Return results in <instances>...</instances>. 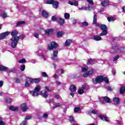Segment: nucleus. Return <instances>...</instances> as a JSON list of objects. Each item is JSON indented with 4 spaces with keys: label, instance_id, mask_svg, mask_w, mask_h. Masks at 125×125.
I'll return each instance as SVG.
<instances>
[{
    "label": "nucleus",
    "instance_id": "nucleus-6",
    "mask_svg": "<svg viewBox=\"0 0 125 125\" xmlns=\"http://www.w3.org/2000/svg\"><path fill=\"white\" fill-rule=\"evenodd\" d=\"M58 47V44L55 42H52L50 44L48 45L47 50H53V49H55Z\"/></svg>",
    "mask_w": 125,
    "mask_h": 125
},
{
    "label": "nucleus",
    "instance_id": "nucleus-42",
    "mask_svg": "<svg viewBox=\"0 0 125 125\" xmlns=\"http://www.w3.org/2000/svg\"><path fill=\"white\" fill-rule=\"evenodd\" d=\"M119 58H120V56L119 55H116L115 57H114V58H113V61L116 62L117 61V60H118V59H119Z\"/></svg>",
    "mask_w": 125,
    "mask_h": 125
},
{
    "label": "nucleus",
    "instance_id": "nucleus-49",
    "mask_svg": "<svg viewBox=\"0 0 125 125\" xmlns=\"http://www.w3.org/2000/svg\"><path fill=\"white\" fill-rule=\"evenodd\" d=\"M79 10H87V8L85 6H83L81 8H79Z\"/></svg>",
    "mask_w": 125,
    "mask_h": 125
},
{
    "label": "nucleus",
    "instance_id": "nucleus-3",
    "mask_svg": "<svg viewBox=\"0 0 125 125\" xmlns=\"http://www.w3.org/2000/svg\"><path fill=\"white\" fill-rule=\"evenodd\" d=\"M92 81L94 84H97V83H103V75H99L96 78H93Z\"/></svg>",
    "mask_w": 125,
    "mask_h": 125
},
{
    "label": "nucleus",
    "instance_id": "nucleus-17",
    "mask_svg": "<svg viewBox=\"0 0 125 125\" xmlns=\"http://www.w3.org/2000/svg\"><path fill=\"white\" fill-rule=\"evenodd\" d=\"M69 89L72 92H74L77 90V87L74 84H71L70 86Z\"/></svg>",
    "mask_w": 125,
    "mask_h": 125
},
{
    "label": "nucleus",
    "instance_id": "nucleus-52",
    "mask_svg": "<svg viewBox=\"0 0 125 125\" xmlns=\"http://www.w3.org/2000/svg\"><path fill=\"white\" fill-rule=\"evenodd\" d=\"M87 1L92 5H93L94 4V3L93 2V1L92 0H87Z\"/></svg>",
    "mask_w": 125,
    "mask_h": 125
},
{
    "label": "nucleus",
    "instance_id": "nucleus-28",
    "mask_svg": "<svg viewBox=\"0 0 125 125\" xmlns=\"http://www.w3.org/2000/svg\"><path fill=\"white\" fill-rule=\"evenodd\" d=\"M59 19V17H56V16H53L51 18L52 21H56L57 22V21H58Z\"/></svg>",
    "mask_w": 125,
    "mask_h": 125
},
{
    "label": "nucleus",
    "instance_id": "nucleus-8",
    "mask_svg": "<svg viewBox=\"0 0 125 125\" xmlns=\"http://www.w3.org/2000/svg\"><path fill=\"white\" fill-rule=\"evenodd\" d=\"M10 34V33L8 31H6L0 34V40H4L7 36Z\"/></svg>",
    "mask_w": 125,
    "mask_h": 125
},
{
    "label": "nucleus",
    "instance_id": "nucleus-23",
    "mask_svg": "<svg viewBox=\"0 0 125 125\" xmlns=\"http://www.w3.org/2000/svg\"><path fill=\"white\" fill-rule=\"evenodd\" d=\"M113 102H114V103H116L118 105L120 104V98H114L113 99Z\"/></svg>",
    "mask_w": 125,
    "mask_h": 125
},
{
    "label": "nucleus",
    "instance_id": "nucleus-50",
    "mask_svg": "<svg viewBox=\"0 0 125 125\" xmlns=\"http://www.w3.org/2000/svg\"><path fill=\"white\" fill-rule=\"evenodd\" d=\"M52 60H53V61H57V56H52Z\"/></svg>",
    "mask_w": 125,
    "mask_h": 125
},
{
    "label": "nucleus",
    "instance_id": "nucleus-37",
    "mask_svg": "<svg viewBox=\"0 0 125 125\" xmlns=\"http://www.w3.org/2000/svg\"><path fill=\"white\" fill-rule=\"evenodd\" d=\"M5 100L6 103H7L8 104H10V103H11V99L10 98L7 99Z\"/></svg>",
    "mask_w": 125,
    "mask_h": 125
},
{
    "label": "nucleus",
    "instance_id": "nucleus-46",
    "mask_svg": "<svg viewBox=\"0 0 125 125\" xmlns=\"http://www.w3.org/2000/svg\"><path fill=\"white\" fill-rule=\"evenodd\" d=\"M82 25L83 26H88V22H87L86 21H83V22H82Z\"/></svg>",
    "mask_w": 125,
    "mask_h": 125
},
{
    "label": "nucleus",
    "instance_id": "nucleus-24",
    "mask_svg": "<svg viewBox=\"0 0 125 125\" xmlns=\"http://www.w3.org/2000/svg\"><path fill=\"white\" fill-rule=\"evenodd\" d=\"M120 92L121 94H123L125 92V87L124 86H121L120 89Z\"/></svg>",
    "mask_w": 125,
    "mask_h": 125
},
{
    "label": "nucleus",
    "instance_id": "nucleus-34",
    "mask_svg": "<svg viewBox=\"0 0 125 125\" xmlns=\"http://www.w3.org/2000/svg\"><path fill=\"white\" fill-rule=\"evenodd\" d=\"M42 75L43 77V78H48V75H47V74H46V72H42Z\"/></svg>",
    "mask_w": 125,
    "mask_h": 125
},
{
    "label": "nucleus",
    "instance_id": "nucleus-15",
    "mask_svg": "<svg viewBox=\"0 0 125 125\" xmlns=\"http://www.w3.org/2000/svg\"><path fill=\"white\" fill-rule=\"evenodd\" d=\"M98 117L100 118V119H101L102 121H105V122H109V120H108V117H105L102 115L99 114L98 115Z\"/></svg>",
    "mask_w": 125,
    "mask_h": 125
},
{
    "label": "nucleus",
    "instance_id": "nucleus-22",
    "mask_svg": "<svg viewBox=\"0 0 125 125\" xmlns=\"http://www.w3.org/2000/svg\"><path fill=\"white\" fill-rule=\"evenodd\" d=\"M101 37H100V36H98V35H95L93 36V40H94V41H96L97 42H98L99 41H101Z\"/></svg>",
    "mask_w": 125,
    "mask_h": 125
},
{
    "label": "nucleus",
    "instance_id": "nucleus-40",
    "mask_svg": "<svg viewBox=\"0 0 125 125\" xmlns=\"http://www.w3.org/2000/svg\"><path fill=\"white\" fill-rule=\"evenodd\" d=\"M58 55V50H54L53 56L57 57Z\"/></svg>",
    "mask_w": 125,
    "mask_h": 125
},
{
    "label": "nucleus",
    "instance_id": "nucleus-55",
    "mask_svg": "<svg viewBox=\"0 0 125 125\" xmlns=\"http://www.w3.org/2000/svg\"><path fill=\"white\" fill-rule=\"evenodd\" d=\"M20 39H21V40H24V39H25V35L24 34H22L20 36Z\"/></svg>",
    "mask_w": 125,
    "mask_h": 125
},
{
    "label": "nucleus",
    "instance_id": "nucleus-44",
    "mask_svg": "<svg viewBox=\"0 0 125 125\" xmlns=\"http://www.w3.org/2000/svg\"><path fill=\"white\" fill-rule=\"evenodd\" d=\"M45 89L47 90V91L48 92H51L52 91V90L49 88V87L46 86L45 87Z\"/></svg>",
    "mask_w": 125,
    "mask_h": 125
},
{
    "label": "nucleus",
    "instance_id": "nucleus-10",
    "mask_svg": "<svg viewBox=\"0 0 125 125\" xmlns=\"http://www.w3.org/2000/svg\"><path fill=\"white\" fill-rule=\"evenodd\" d=\"M101 5L104 7L108 6V5H110V1L109 0H104L102 1Z\"/></svg>",
    "mask_w": 125,
    "mask_h": 125
},
{
    "label": "nucleus",
    "instance_id": "nucleus-41",
    "mask_svg": "<svg viewBox=\"0 0 125 125\" xmlns=\"http://www.w3.org/2000/svg\"><path fill=\"white\" fill-rule=\"evenodd\" d=\"M89 74L87 72H86L83 75V78H87V77H89Z\"/></svg>",
    "mask_w": 125,
    "mask_h": 125
},
{
    "label": "nucleus",
    "instance_id": "nucleus-53",
    "mask_svg": "<svg viewBox=\"0 0 125 125\" xmlns=\"http://www.w3.org/2000/svg\"><path fill=\"white\" fill-rule=\"evenodd\" d=\"M34 36L35 38H36V39H39L40 37V35L38 33H34Z\"/></svg>",
    "mask_w": 125,
    "mask_h": 125
},
{
    "label": "nucleus",
    "instance_id": "nucleus-47",
    "mask_svg": "<svg viewBox=\"0 0 125 125\" xmlns=\"http://www.w3.org/2000/svg\"><path fill=\"white\" fill-rule=\"evenodd\" d=\"M91 113L94 115H96V114L98 113V111H97V110H96L95 109H92L91 111Z\"/></svg>",
    "mask_w": 125,
    "mask_h": 125
},
{
    "label": "nucleus",
    "instance_id": "nucleus-36",
    "mask_svg": "<svg viewBox=\"0 0 125 125\" xmlns=\"http://www.w3.org/2000/svg\"><path fill=\"white\" fill-rule=\"evenodd\" d=\"M107 20L109 22H111V21H115V18L113 17H108Z\"/></svg>",
    "mask_w": 125,
    "mask_h": 125
},
{
    "label": "nucleus",
    "instance_id": "nucleus-5",
    "mask_svg": "<svg viewBox=\"0 0 125 125\" xmlns=\"http://www.w3.org/2000/svg\"><path fill=\"white\" fill-rule=\"evenodd\" d=\"M100 29L103 31L101 34H100V37H103V36H106L108 34L107 32V26L105 24H102L100 26Z\"/></svg>",
    "mask_w": 125,
    "mask_h": 125
},
{
    "label": "nucleus",
    "instance_id": "nucleus-62",
    "mask_svg": "<svg viewBox=\"0 0 125 125\" xmlns=\"http://www.w3.org/2000/svg\"><path fill=\"white\" fill-rule=\"evenodd\" d=\"M3 85V82L2 81H0V87H1Z\"/></svg>",
    "mask_w": 125,
    "mask_h": 125
},
{
    "label": "nucleus",
    "instance_id": "nucleus-60",
    "mask_svg": "<svg viewBox=\"0 0 125 125\" xmlns=\"http://www.w3.org/2000/svg\"><path fill=\"white\" fill-rule=\"evenodd\" d=\"M0 125H5V122L3 121H0Z\"/></svg>",
    "mask_w": 125,
    "mask_h": 125
},
{
    "label": "nucleus",
    "instance_id": "nucleus-58",
    "mask_svg": "<svg viewBox=\"0 0 125 125\" xmlns=\"http://www.w3.org/2000/svg\"><path fill=\"white\" fill-rule=\"evenodd\" d=\"M107 90H108L109 91H112V90H113V89H112V87L110 86H108L107 87Z\"/></svg>",
    "mask_w": 125,
    "mask_h": 125
},
{
    "label": "nucleus",
    "instance_id": "nucleus-20",
    "mask_svg": "<svg viewBox=\"0 0 125 125\" xmlns=\"http://www.w3.org/2000/svg\"><path fill=\"white\" fill-rule=\"evenodd\" d=\"M7 70V67L0 65V72H6Z\"/></svg>",
    "mask_w": 125,
    "mask_h": 125
},
{
    "label": "nucleus",
    "instance_id": "nucleus-35",
    "mask_svg": "<svg viewBox=\"0 0 125 125\" xmlns=\"http://www.w3.org/2000/svg\"><path fill=\"white\" fill-rule=\"evenodd\" d=\"M14 80V81H15V83H20V82H21V80L18 78H16Z\"/></svg>",
    "mask_w": 125,
    "mask_h": 125
},
{
    "label": "nucleus",
    "instance_id": "nucleus-48",
    "mask_svg": "<svg viewBox=\"0 0 125 125\" xmlns=\"http://www.w3.org/2000/svg\"><path fill=\"white\" fill-rule=\"evenodd\" d=\"M74 117L73 116H70L69 117V122L70 123H73V122H74Z\"/></svg>",
    "mask_w": 125,
    "mask_h": 125
},
{
    "label": "nucleus",
    "instance_id": "nucleus-13",
    "mask_svg": "<svg viewBox=\"0 0 125 125\" xmlns=\"http://www.w3.org/2000/svg\"><path fill=\"white\" fill-rule=\"evenodd\" d=\"M54 32V30H53V29H52L51 28L47 29L44 31V33H45V35H47L48 36H49V35H52V34H53Z\"/></svg>",
    "mask_w": 125,
    "mask_h": 125
},
{
    "label": "nucleus",
    "instance_id": "nucleus-59",
    "mask_svg": "<svg viewBox=\"0 0 125 125\" xmlns=\"http://www.w3.org/2000/svg\"><path fill=\"white\" fill-rule=\"evenodd\" d=\"M86 87V84L85 83H84L82 86V89H85V88Z\"/></svg>",
    "mask_w": 125,
    "mask_h": 125
},
{
    "label": "nucleus",
    "instance_id": "nucleus-33",
    "mask_svg": "<svg viewBox=\"0 0 125 125\" xmlns=\"http://www.w3.org/2000/svg\"><path fill=\"white\" fill-rule=\"evenodd\" d=\"M64 18L65 19H69V18H70V14L65 13L64 14Z\"/></svg>",
    "mask_w": 125,
    "mask_h": 125
},
{
    "label": "nucleus",
    "instance_id": "nucleus-12",
    "mask_svg": "<svg viewBox=\"0 0 125 125\" xmlns=\"http://www.w3.org/2000/svg\"><path fill=\"white\" fill-rule=\"evenodd\" d=\"M57 22L60 26H63V25L65 24V20L64 19H62L61 17L59 18V20H58Z\"/></svg>",
    "mask_w": 125,
    "mask_h": 125
},
{
    "label": "nucleus",
    "instance_id": "nucleus-39",
    "mask_svg": "<svg viewBox=\"0 0 125 125\" xmlns=\"http://www.w3.org/2000/svg\"><path fill=\"white\" fill-rule=\"evenodd\" d=\"M31 119H32V116L27 115L26 118L24 119V121H28V120H31Z\"/></svg>",
    "mask_w": 125,
    "mask_h": 125
},
{
    "label": "nucleus",
    "instance_id": "nucleus-1",
    "mask_svg": "<svg viewBox=\"0 0 125 125\" xmlns=\"http://www.w3.org/2000/svg\"><path fill=\"white\" fill-rule=\"evenodd\" d=\"M11 35L12 37L11 39V46L13 48H15L17 46V44H18V41L20 40V37L17 36L18 35V31L16 30H13L11 33Z\"/></svg>",
    "mask_w": 125,
    "mask_h": 125
},
{
    "label": "nucleus",
    "instance_id": "nucleus-4",
    "mask_svg": "<svg viewBox=\"0 0 125 125\" xmlns=\"http://www.w3.org/2000/svg\"><path fill=\"white\" fill-rule=\"evenodd\" d=\"M46 4H52L53 7L56 9H57L59 6V2L57 0H47L46 1Z\"/></svg>",
    "mask_w": 125,
    "mask_h": 125
},
{
    "label": "nucleus",
    "instance_id": "nucleus-21",
    "mask_svg": "<svg viewBox=\"0 0 125 125\" xmlns=\"http://www.w3.org/2000/svg\"><path fill=\"white\" fill-rule=\"evenodd\" d=\"M42 16H43V17H44V18H48V13H47V12H46V11H42Z\"/></svg>",
    "mask_w": 125,
    "mask_h": 125
},
{
    "label": "nucleus",
    "instance_id": "nucleus-27",
    "mask_svg": "<svg viewBox=\"0 0 125 125\" xmlns=\"http://www.w3.org/2000/svg\"><path fill=\"white\" fill-rule=\"evenodd\" d=\"M103 82H104L105 83H109V79L107 77H105L103 76Z\"/></svg>",
    "mask_w": 125,
    "mask_h": 125
},
{
    "label": "nucleus",
    "instance_id": "nucleus-51",
    "mask_svg": "<svg viewBox=\"0 0 125 125\" xmlns=\"http://www.w3.org/2000/svg\"><path fill=\"white\" fill-rule=\"evenodd\" d=\"M87 68L85 67H82V71L84 73H85V72H87Z\"/></svg>",
    "mask_w": 125,
    "mask_h": 125
},
{
    "label": "nucleus",
    "instance_id": "nucleus-19",
    "mask_svg": "<svg viewBox=\"0 0 125 125\" xmlns=\"http://www.w3.org/2000/svg\"><path fill=\"white\" fill-rule=\"evenodd\" d=\"M103 99L104 101H105L106 103H111V102H112L111 101V99H110V98H109L108 97H104Z\"/></svg>",
    "mask_w": 125,
    "mask_h": 125
},
{
    "label": "nucleus",
    "instance_id": "nucleus-26",
    "mask_svg": "<svg viewBox=\"0 0 125 125\" xmlns=\"http://www.w3.org/2000/svg\"><path fill=\"white\" fill-rule=\"evenodd\" d=\"M71 43H72V40H67L65 42V45H66V46H69V45H70Z\"/></svg>",
    "mask_w": 125,
    "mask_h": 125
},
{
    "label": "nucleus",
    "instance_id": "nucleus-25",
    "mask_svg": "<svg viewBox=\"0 0 125 125\" xmlns=\"http://www.w3.org/2000/svg\"><path fill=\"white\" fill-rule=\"evenodd\" d=\"M24 24H26L25 21H20L17 22L16 26L18 27V26H20V25H24Z\"/></svg>",
    "mask_w": 125,
    "mask_h": 125
},
{
    "label": "nucleus",
    "instance_id": "nucleus-16",
    "mask_svg": "<svg viewBox=\"0 0 125 125\" xmlns=\"http://www.w3.org/2000/svg\"><path fill=\"white\" fill-rule=\"evenodd\" d=\"M41 95L44 98H46L48 96V93L45 90H42L41 91Z\"/></svg>",
    "mask_w": 125,
    "mask_h": 125
},
{
    "label": "nucleus",
    "instance_id": "nucleus-43",
    "mask_svg": "<svg viewBox=\"0 0 125 125\" xmlns=\"http://www.w3.org/2000/svg\"><path fill=\"white\" fill-rule=\"evenodd\" d=\"M1 17H2V18H3V19H4L5 18H6V17H7V14L6 13H4L2 14Z\"/></svg>",
    "mask_w": 125,
    "mask_h": 125
},
{
    "label": "nucleus",
    "instance_id": "nucleus-7",
    "mask_svg": "<svg viewBox=\"0 0 125 125\" xmlns=\"http://www.w3.org/2000/svg\"><path fill=\"white\" fill-rule=\"evenodd\" d=\"M41 85H38L37 87H36L34 89V91H31L30 93L32 94L33 96H36V95H39L38 92H40L41 91Z\"/></svg>",
    "mask_w": 125,
    "mask_h": 125
},
{
    "label": "nucleus",
    "instance_id": "nucleus-57",
    "mask_svg": "<svg viewBox=\"0 0 125 125\" xmlns=\"http://www.w3.org/2000/svg\"><path fill=\"white\" fill-rule=\"evenodd\" d=\"M21 125H27V121L26 120L23 121Z\"/></svg>",
    "mask_w": 125,
    "mask_h": 125
},
{
    "label": "nucleus",
    "instance_id": "nucleus-63",
    "mask_svg": "<svg viewBox=\"0 0 125 125\" xmlns=\"http://www.w3.org/2000/svg\"><path fill=\"white\" fill-rule=\"evenodd\" d=\"M49 103H52L53 102V99H50L48 101Z\"/></svg>",
    "mask_w": 125,
    "mask_h": 125
},
{
    "label": "nucleus",
    "instance_id": "nucleus-64",
    "mask_svg": "<svg viewBox=\"0 0 125 125\" xmlns=\"http://www.w3.org/2000/svg\"><path fill=\"white\" fill-rule=\"evenodd\" d=\"M69 4H70V5H74V3L71 1H68Z\"/></svg>",
    "mask_w": 125,
    "mask_h": 125
},
{
    "label": "nucleus",
    "instance_id": "nucleus-2",
    "mask_svg": "<svg viewBox=\"0 0 125 125\" xmlns=\"http://www.w3.org/2000/svg\"><path fill=\"white\" fill-rule=\"evenodd\" d=\"M27 81H25V87H30L31 86V83H39L41 82L40 78H31L30 77L27 78Z\"/></svg>",
    "mask_w": 125,
    "mask_h": 125
},
{
    "label": "nucleus",
    "instance_id": "nucleus-30",
    "mask_svg": "<svg viewBox=\"0 0 125 125\" xmlns=\"http://www.w3.org/2000/svg\"><path fill=\"white\" fill-rule=\"evenodd\" d=\"M74 111L75 113H78V112H80V111H81V107H76L74 108Z\"/></svg>",
    "mask_w": 125,
    "mask_h": 125
},
{
    "label": "nucleus",
    "instance_id": "nucleus-9",
    "mask_svg": "<svg viewBox=\"0 0 125 125\" xmlns=\"http://www.w3.org/2000/svg\"><path fill=\"white\" fill-rule=\"evenodd\" d=\"M93 24V25H95V24H96V27L100 28V24H99V23H97V15H96V14L94 15Z\"/></svg>",
    "mask_w": 125,
    "mask_h": 125
},
{
    "label": "nucleus",
    "instance_id": "nucleus-32",
    "mask_svg": "<svg viewBox=\"0 0 125 125\" xmlns=\"http://www.w3.org/2000/svg\"><path fill=\"white\" fill-rule=\"evenodd\" d=\"M93 61H94V59L90 58L89 59L88 62H87V65H90V64H92V62H93Z\"/></svg>",
    "mask_w": 125,
    "mask_h": 125
},
{
    "label": "nucleus",
    "instance_id": "nucleus-45",
    "mask_svg": "<svg viewBox=\"0 0 125 125\" xmlns=\"http://www.w3.org/2000/svg\"><path fill=\"white\" fill-rule=\"evenodd\" d=\"M26 62V60L25 59H22L19 61V63H25Z\"/></svg>",
    "mask_w": 125,
    "mask_h": 125
},
{
    "label": "nucleus",
    "instance_id": "nucleus-54",
    "mask_svg": "<svg viewBox=\"0 0 125 125\" xmlns=\"http://www.w3.org/2000/svg\"><path fill=\"white\" fill-rule=\"evenodd\" d=\"M73 5L75 6H78V5H79V2L77 0H75L73 3Z\"/></svg>",
    "mask_w": 125,
    "mask_h": 125
},
{
    "label": "nucleus",
    "instance_id": "nucleus-14",
    "mask_svg": "<svg viewBox=\"0 0 125 125\" xmlns=\"http://www.w3.org/2000/svg\"><path fill=\"white\" fill-rule=\"evenodd\" d=\"M9 109L10 111H13L14 112H18V111H19L18 107H15L13 105L9 106Z\"/></svg>",
    "mask_w": 125,
    "mask_h": 125
},
{
    "label": "nucleus",
    "instance_id": "nucleus-31",
    "mask_svg": "<svg viewBox=\"0 0 125 125\" xmlns=\"http://www.w3.org/2000/svg\"><path fill=\"white\" fill-rule=\"evenodd\" d=\"M78 93L80 95L83 94V93H84V91H83V89H79L78 91Z\"/></svg>",
    "mask_w": 125,
    "mask_h": 125
},
{
    "label": "nucleus",
    "instance_id": "nucleus-61",
    "mask_svg": "<svg viewBox=\"0 0 125 125\" xmlns=\"http://www.w3.org/2000/svg\"><path fill=\"white\" fill-rule=\"evenodd\" d=\"M54 78H55V79H59V76H58L57 74H54Z\"/></svg>",
    "mask_w": 125,
    "mask_h": 125
},
{
    "label": "nucleus",
    "instance_id": "nucleus-18",
    "mask_svg": "<svg viewBox=\"0 0 125 125\" xmlns=\"http://www.w3.org/2000/svg\"><path fill=\"white\" fill-rule=\"evenodd\" d=\"M64 32H63V31H58L57 33V35L56 37L57 38H62V37H63V36H64Z\"/></svg>",
    "mask_w": 125,
    "mask_h": 125
},
{
    "label": "nucleus",
    "instance_id": "nucleus-38",
    "mask_svg": "<svg viewBox=\"0 0 125 125\" xmlns=\"http://www.w3.org/2000/svg\"><path fill=\"white\" fill-rule=\"evenodd\" d=\"M26 68V66H25V64H22L21 66V70L23 71H25V69Z\"/></svg>",
    "mask_w": 125,
    "mask_h": 125
},
{
    "label": "nucleus",
    "instance_id": "nucleus-56",
    "mask_svg": "<svg viewBox=\"0 0 125 125\" xmlns=\"http://www.w3.org/2000/svg\"><path fill=\"white\" fill-rule=\"evenodd\" d=\"M48 117V114L47 113H44L43 114V118L44 119H47V118Z\"/></svg>",
    "mask_w": 125,
    "mask_h": 125
},
{
    "label": "nucleus",
    "instance_id": "nucleus-29",
    "mask_svg": "<svg viewBox=\"0 0 125 125\" xmlns=\"http://www.w3.org/2000/svg\"><path fill=\"white\" fill-rule=\"evenodd\" d=\"M87 72L88 73L89 76H91L93 74H94V70L93 69H92L87 71Z\"/></svg>",
    "mask_w": 125,
    "mask_h": 125
},
{
    "label": "nucleus",
    "instance_id": "nucleus-11",
    "mask_svg": "<svg viewBox=\"0 0 125 125\" xmlns=\"http://www.w3.org/2000/svg\"><path fill=\"white\" fill-rule=\"evenodd\" d=\"M21 107L23 112H26V111L28 110V106H27V104L26 103L21 104Z\"/></svg>",
    "mask_w": 125,
    "mask_h": 125
}]
</instances>
